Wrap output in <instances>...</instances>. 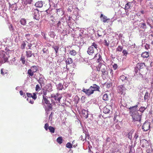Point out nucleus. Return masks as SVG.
I'll return each mask as SVG.
<instances>
[{
  "label": "nucleus",
  "instance_id": "1",
  "mask_svg": "<svg viewBox=\"0 0 153 153\" xmlns=\"http://www.w3.org/2000/svg\"><path fill=\"white\" fill-rule=\"evenodd\" d=\"M137 107L138 105L129 108L130 110V114L132 117L133 121L134 122H140L141 120V115L139 114L137 111Z\"/></svg>",
  "mask_w": 153,
  "mask_h": 153
},
{
  "label": "nucleus",
  "instance_id": "2",
  "mask_svg": "<svg viewBox=\"0 0 153 153\" xmlns=\"http://www.w3.org/2000/svg\"><path fill=\"white\" fill-rule=\"evenodd\" d=\"M97 45L95 42H94L91 46L88 47L87 51L88 53L90 55H92L94 54H95L94 58V59H97L96 57L97 56L99 57V58L100 56V54H98V53H95L97 51ZM99 59V58H98L97 60H98Z\"/></svg>",
  "mask_w": 153,
  "mask_h": 153
},
{
  "label": "nucleus",
  "instance_id": "3",
  "mask_svg": "<svg viewBox=\"0 0 153 153\" xmlns=\"http://www.w3.org/2000/svg\"><path fill=\"white\" fill-rule=\"evenodd\" d=\"M100 87L96 84H93L88 89H83L82 91L87 96H89L93 94L94 91H99Z\"/></svg>",
  "mask_w": 153,
  "mask_h": 153
},
{
  "label": "nucleus",
  "instance_id": "4",
  "mask_svg": "<svg viewBox=\"0 0 153 153\" xmlns=\"http://www.w3.org/2000/svg\"><path fill=\"white\" fill-rule=\"evenodd\" d=\"M48 97L47 96H44L43 95L42 102L45 103L48 105V108L45 109V111L47 114L48 113V112L52 109V105L50 103V101L48 99Z\"/></svg>",
  "mask_w": 153,
  "mask_h": 153
},
{
  "label": "nucleus",
  "instance_id": "5",
  "mask_svg": "<svg viewBox=\"0 0 153 153\" xmlns=\"http://www.w3.org/2000/svg\"><path fill=\"white\" fill-rule=\"evenodd\" d=\"M8 59V58L6 57L4 53L2 52H0V63L1 64L7 62Z\"/></svg>",
  "mask_w": 153,
  "mask_h": 153
},
{
  "label": "nucleus",
  "instance_id": "6",
  "mask_svg": "<svg viewBox=\"0 0 153 153\" xmlns=\"http://www.w3.org/2000/svg\"><path fill=\"white\" fill-rule=\"evenodd\" d=\"M150 127V123L147 121H146L142 126V128L144 131H146L149 129Z\"/></svg>",
  "mask_w": 153,
  "mask_h": 153
},
{
  "label": "nucleus",
  "instance_id": "7",
  "mask_svg": "<svg viewBox=\"0 0 153 153\" xmlns=\"http://www.w3.org/2000/svg\"><path fill=\"white\" fill-rule=\"evenodd\" d=\"M33 18L38 21L40 16L39 10L37 9H35L33 10Z\"/></svg>",
  "mask_w": 153,
  "mask_h": 153
},
{
  "label": "nucleus",
  "instance_id": "8",
  "mask_svg": "<svg viewBox=\"0 0 153 153\" xmlns=\"http://www.w3.org/2000/svg\"><path fill=\"white\" fill-rule=\"evenodd\" d=\"M117 90L118 93L122 94L125 91L126 88L123 85H121L118 86Z\"/></svg>",
  "mask_w": 153,
  "mask_h": 153
},
{
  "label": "nucleus",
  "instance_id": "9",
  "mask_svg": "<svg viewBox=\"0 0 153 153\" xmlns=\"http://www.w3.org/2000/svg\"><path fill=\"white\" fill-rule=\"evenodd\" d=\"M141 144H142V147L143 148H147L149 145V142L144 139H143L141 140Z\"/></svg>",
  "mask_w": 153,
  "mask_h": 153
},
{
  "label": "nucleus",
  "instance_id": "10",
  "mask_svg": "<svg viewBox=\"0 0 153 153\" xmlns=\"http://www.w3.org/2000/svg\"><path fill=\"white\" fill-rule=\"evenodd\" d=\"M100 18L102 19V20L104 23L108 22L110 20V19L107 18V17L102 14H101Z\"/></svg>",
  "mask_w": 153,
  "mask_h": 153
},
{
  "label": "nucleus",
  "instance_id": "11",
  "mask_svg": "<svg viewBox=\"0 0 153 153\" xmlns=\"http://www.w3.org/2000/svg\"><path fill=\"white\" fill-rule=\"evenodd\" d=\"M111 106L110 105H107L105 106L103 109V112L105 114L108 113L110 111Z\"/></svg>",
  "mask_w": 153,
  "mask_h": 153
},
{
  "label": "nucleus",
  "instance_id": "12",
  "mask_svg": "<svg viewBox=\"0 0 153 153\" xmlns=\"http://www.w3.org/2000/svg\"><path fill=\"white\" fill-rule=\"evenodd\" d=\"M43 2L42 1H39L36 3L35 6L37 7H42L43 5Z\"/></svg>",
  "mask_w": 153,
  "mask_h": 153
},
{
  "label": "nucleus",
  "instance_id": "13",
  "mask_svg": "<svg viewBox=\"0 0 153 153\" xmlns=\"http://www.w3.org/2000/svg\"><path fill=\"white\" fill-rule=\"evenodd\" d=\"M42 51L43 52V55L45 57L47 56L48 54L49 51H48V48H45L43 49Z\"/></svg>",
  "mask_w": 153,
  "mask_h": 153
},
{
  "label": "nucleus",
  "instance_id": "14",
  "mask_svg": "<svg viewBox=\"0 0 153 153\" xmlns=\"http://www.w3.org/2000/svg\"><path fill=\"white\" fill-rule=\"evenodd\" d=\"M120 79L123 82H126L128 81L127 77L124 75H122L120 77Z\"/></svg>",
  "mask_w": 153,
  "mask_h": 153
},
{
  "label": "nucleus",
  "instance_id": "15",
  "mask_svg": "<svg viewBox=\"0 0 153 153\" xmlns=\"http://www.w3.org/2000/svg\"><path fill=\"white\" fill-rule=\"evenodd\" d=\"M131 3L129 2H128L126 4L124 9L126 11V10H128L129 9H130L131 7H132L131 5Z\"/></svg>",
  "mask_w": 153,
  "mask_h": 153
},
{
  "label": "nucleus",
  "instance_id": "16",
  "mask_svg": "<svg viewBox=\"0 0 153 153\" xmlns=\"http://www.w3.org/2000/svg\"><path fill=\"white\" fill-rule=\"evenodd\" d=\"M149 56V53L147 52H144L142 53L141 56L143 58H147Z\"/></svg>",
  "mask_w": 153,
  "mask_h": 153
},
{
  "label": "nucleus",
  "instance_id": "17",
  "mask_svg": "<svg viewBox=\"0 0 153 153\" xmlns=\"http://www.w3.org/2000/svg\"><path fill=\"white\" fill-rule=\"evenodd\" d=\"M150 98V94L148 92H146L145 94L144 97V100L146 101V100H148Z\"/></svg>",
  "mask_w": 153,
  "mask_h": 153
},
{
  "label": "nucleus",
  "instance_id": "18",
  "mask_svg": "<svg viewBox=\"0 0 153 153\" xmlns=\"http://www.w3.org/2000/svg\"><path fill=\"white\" fill-rule=\"evenodd\" d=\"M66 63L67 66L68 65L72 64L73 63V60L71 58H68L66 61Z\"/></svg>",
  "mask_w": 153,
  "mask_h": 153
},
{
  "label": "nucleus",
  "instance_id": "19",
  "mask_svg": "<svg viewBox=\"0 0 153 153\" xmlns=\"http://www.w3.org/2000/svg\"><path fill=\"white\" fill-rule=\"evenodd\" d=\"M26 56L27 58L30 57L32 56V52L31 51H26Z\"/></svg>",
  "mask_w": 153,
  "mask_h": 153
},
{
  "label": "nucleus",
  "instance_id": "20",
  "mask_svg": "<svg viewBox=\"0 0 153 153\" xmlns=\"http://www.w3.org/2000/svg\"><path fill=\"white\" fill-rule=\"evenodd\" d=\"M20 61H21L23 64H24L25 63V56L23 54H22L21 57L20 58Z\"/></svg>",
  "mask_w": 153,
  "mask_h": 153
},
{
  "label": "nucleus",
  "instance_id": "21",
  "mask_svg": "<svg viewBox=\"0 0 153 153\" xmlns=\"http://www.w3.org/2000/svg\"><path fill=\"white\" fill-rule=\"evenodd\" d=\"M69 54L71 56H75L76 55V52L74 50H71L69 51Z\"/></svg>",
  "mask_w": 153,
  "mask_h": 153
},
{
  "label": "nucleus",
  "instance_id": "22",
  "mask_svg": "<svg viewBox=\"0 0 153 153\" xmlns=\"http://www.w3.org/2000/svg\"><path fill=\"white\" fill-rule=\"evenodd\" d=\"M82 113L84 114V117L87 118L88 117V113L87 111L85 110H83L82 111Z\"/></svg>",
  "mask_w": 153,
  "mask_h": 153
},
{
  "label": "nucleus",
  "instance_id": "23",
  "mask_svg": "<svg viewBox=\"0 0 153 153\" xmlns=\"http://www.w3.org/2000/svg\"><path fill=\"white\" fill-rule=\"evenodd\" d=\"M21 24L23 25H25L26 24V20L24 18H22L20 20Z\"/></svg>",
  "mask_w": 153,
  "mask_h": 153
},
{
  "label": "nucleus",
  "instance_id": "24",
  "mask_svg": "<svg viewBox=\"0 0 153 153\" xmlns=\"http://www.w3.org/2000/svg\"><path fill=\"white\" fill-rule=\"evenodd\" d=\"M97 35L99 36H102L105 35V33H103V32L102 30H98L97 31Z\"/></svg>",
  "mask_w": 153,
  "mask_h": 153
},
{
  "label": "nucleus",
  "instance_id": "25",
  "mask_svg": "<svg viewBox=\"0 0 153 153\" xmlns=\"http://www.w3.org/2000/svg\"><path fill=\"white\" fill-rule=\"evenodd\" d=\"M53 48L54 49L55 51L56 55H57V53L58 52V51L59 48V47L58 46L56 45H53Z\"/></svg>",
  "mask_w": 153,
  "mask_h": 153
},
{
  "label": "nucleus",
  "instance_id": "26",
  "mask_svg": "<svg viewBox=\"0 0 153 153\" xmlns=\"http://www.w3.org/2000/svg\"><path fill=\"white\" fill-rule=\"evenodd\" d=\"M56 141L59 144L62 143V139L61 137H59L56 139Z\"/></svg>",
  "mask_w": 153,
  "mask_h": 153
},
{
  "label": "nucleus",
  "instance_id": "27",
  "mask_svg": "<svg viewBox=\"0 0 153 153\" xmlns=\"http://www.w3.org/2000/svg\"><path fill=\"white\" fill-rule=\"evenodd\" d=\"M48 129H49L51 133H54L55 132V128L53 127L52 126H49Z\"/></svg>",
  "mask_w": 153,
  "mask_h": 153
},
{
  "label": "nucleus",
  "instance_id": "28",
  "mask_svg": "<svg viewBox=\"0 0 153 153\" xmlns=\"http://www.w3.org/2000/svg\"><path fill=\"white\" fill-rule=\"evenodd\" d=\"M79 139L81 140L84 141L86 139V136L84 134H82V135H81L79 137Z\"/></svg>",
  "mask_w": 153,
  "mask_h": 153
},
{
  "label": "nucleus",
  "instance_id": "29",
  "mask_svg": "<svg viewBox=\"0 0 153 153\" xmlns=\"http://www.w3.org/2000/svg\"><path fill=\"white\" fill-rule=\"evenodd\" d=\"M108 95L107 94H105L103 97V99L105 101L108 100Z\"/></svg>",
  "mask_w": 153,
  "mask_h": 153
},
{
  "label": "nucleus",
  "instance_id": "30",
  "mask_svg": "<svg viewBox=\"0 0 153 153\" xmlns=\"http://www.w3.org/2000/svg\"><path fill=\"white\" fill-rule=\"evenodd\" d=\"M102 75H104L106 74L107 73V69L103 68L102 69Z\"/></svg>",
  "mask_w": 153,
  "mask_h": 153
},
{
  "label": "nucleus",
  "instance_id": "31",
  "mask_svg": "<svg viewBox=\"0 0 153 153\" xmlns=\"http://www.w3.org/2000/svg\"><path fill=\"white\" fill-rule=\"evenodd\" d=\"M99 64L98 65V67H103L105 66V65L104 64V62L101 61V62H98Z\"/></svg>",
  "mask_w": 153,
  "mask_h": 153
},
{
  "label": "nucleus",
  "instance_id": "32",
  "mask_svg": "<svg viewBox=\"0 0 153 153\" xmlns=\"http://www.w3.org/2000/svg\"><path fill=\"white\" fill-rule=\"evenodd\" d=\"M26 45V44L25 42L24 41H23L21 45V49H23L25 48V47Z\"/></svg>",
  "mask_w": 153,
  "mask_h": 153
},
{
  "label": "nucleus",
  "instance_id": "33",
  "mask_svg": "<svg viewBox=\"0 0 153 153\" xmlns=\"http://www.w3.org/2000/svg\"><path fill=\"white\" fill-rule=\"evenodd\" d=\"M146 108V107L145 108L144 107L141 106L140 108L139 111L143 113Z\"/></svg>",
  "mask_w": 153,
  "mask_h": 153
},
{
  "label": "nucleus",
  "instance_id": "34",
  "mask_svg": "<svg viewBox=\"0 0 153 153\" xmlns=\"http://www.w3.org/2000/svg\"><path fill=\"white\" fill-rule=\"evenodd\" d=\"M57 86V88L59 90H62L63 89V86L61 83H59Z\"/></svg>",
  "mask_w": 153,
  "mask_h": 153
},
{
  "label": "nucleus",
  "instance_id": "35",
  "mask_svg": "<svg viewBox=\"0 0 153 153\" xmlns=\"http://www.w3.org/2000/svg\"><path fill=\"white\" fill-rule=\"evenodd\" d=\"M34 72H35L33 71H32L31 69H30L28 70V73L30 76H33V73Z\"/></svg>",
  "mask_w": 153,
  "mask_h": 153
},
{
  "label": "nucleus",
  "instance_id": "36",
  "mask_svg": "<svg viewBox=\"0 0 153 153\" xmlns=\"http://www.w3.org/2000/svg\"><path fill=\"white\" fill-rule=\"evenodd\" d=\"M140 24L141 25V27L142 28L146 29V26L145 23H141Z\"/></svg>",
  "mask_w": 153,
  "mask_h": 153
},
{
  "label": "nucleus",
  "instance_id": "37",
  "mask_svg": "<svg viewBox=\"0 0 153 153\" xmlns=\"http://www.w3.org/2000/svg\"><path fill=\"white\" fill-rule=\"evenodd\" d=\"M123 49V47L119 46L116 49V50L118 51H121Z\"/></svg>",
  "mask_w": 153,
  "mask_h": 153
},
{
  "label": "nucleus",
  "instance_id": "38",
  "mask_svg": "<svg viewBox=\"0 0 153 153\" xmlns=\"http://www.w3.org/2000/svg\"><path fill=\"white\" fill-rule=\"evenodd\" d=\"M137 66L139 67H143L145 66L146 65L144 63H139L137 64Z\"/></svg>",
  "mask_w": 153,
  "mask_h": 153
},
{
  "label": "nucleus",
  "instance_id": "39",
  "mask_svg": "<svg viewBox=\"0 0 153 153\" xmlns=\"http://www.w3.org/2000/svg\"><path fill=\"white\" fill-rule=\"evenodd\" d=\"M41 88L39 85L38 84L36 86L35 90L36 91H39L41 90Z\"/></svg>",
  "mask_w": 153,
  "mask_h": 153
},
{
  "label": "nucleus",
  "instance_id": "40",
  "mask_svg": "<svg viewBox=\"0 0 153 153\" xmlns=\"http://www.w3.org/2000/svg\"><path fill=\"white\" fill-rule=\"evenodd\" d=\"M123 55L126 56L128 53L127 51L126 50H123L122 51Z\"/></svg>",
  "mask_w": 153,
  "mask_h": 153
},
{
  "label": "nucleus",
  "instance_id": "41",
  "mask_svg": "<svg viewBox=\"0 0 153 153\" xmlns=\"http://www.w3.org/2000/svg\"><path fill=\"white\" fill-rule=\"evenodd\" d=\"M66 147L68 148H71L72 147V145L70 143H68L66 145Z\"/></svg>",
  "mask_w": 153,
  "mask_h": 153
},
{
  "label": "nucleus",
  "instance_id": "42",
  "mask_svg": "<svg viewBox=\"0 0 153 153\" xmlns=\"http://www.w3.org/2000/svg\"><path fill=\"white\" fill-rule=\"evenodd\" d=\"M62 98V97H57L56 96V97L54 98V99L55 100H57L60 103V101L61 100V99Z\"/></svg>",
  "mask_w": 153,
  "mask_h": 153
},
{
  "label": "nucleus",
  "instance_id": "43",
  "mask_svg": "<svg viewBox=\"0 0 153 153\" xmlns=\"http://www.w3.org/2000/svg\"><path fill=\"white\" fill-rule=\"evenodd\" d=\"M49 127V126L48 123L45 124L44 126V128L46 131H47L48 130Z\"/></svg>",
  "mask_w": 153,
  "mask_h": 153
},
{
  "label": "nucleus",
  "instance_id": "44",
  "mask_svg": "<svg viewBox=\"0 0 153 153\" xmlns=\"http://www.w3.org/2000/svg\"><path fill=\"white\" fill-rule=\"evenodd\" d=\"M32 97L34 100H35L37 98V96L35 93H33Z\"/></svg>",
  "mask_w": 153,
  "mask_h": 153
},
{
  "label": "nucleus",
  "instance_id": "45",
  "mask_svg": "<svg viewBox=\"0 0 153 153\" xmlns=\"http://www.w3.org/2000/svg\"><path fill=\"white\" fill-rule=\"evenodd\" d=\"M146 152L147 153H153V150L149 149L146 150Z\"/></svg>",
  "mask_w": 153,
  "mask_h": 153
},
{
  "label": "nucleus",
  "instance_id": "46",
  "mask_svg": "<svg viewBox=\"0 0 153 153\" xmlns=\"http://www.w3.org/2000/svg\"><path fill=\"white\" fill-rule=\"evenodd\" d=\"M26 1V4H30L32 2L33 0H25Z\"/></svg>",
  "mask_w": 153,
  "mask_h": 153
},
{
  "label": "nucleus",
  "instance_id": "47",
  "mask_svg": "<svg viewBox=\"0 0 153 153\" xmlns=\"http://www.w3.org/2000/svg\"><path fill=\"white\" fill-rule=\"evenodd\" d=\"M19 93L21 96H23V97L25 95V93H24L23 92L22 90L20 91Z\"/></svg>",
  "mask_w": 153,
  "mask_h": 153
},
{
  "label": "nucleus",
  "instance_id": "48",
  "mask_svg": "<svg viewBox=\"0 0 153 153\" xmlns=\"http://www.w3.org/2000/svg\"><path fill=\"white\" fill-rule=\"evenodd\" d=\"M27 96L28 97H32V94L30 93H26Z\"/></svg>",
  "mask_w": 153,
  "mask_h": 153
},
{
  "label": "nucleus",
  "instance_id": "49",
  "mask_svg": "<svg viewBox=\"0 0 153 153\" xmlns=\"http://www.w3.org/2000/svg\"><path fill=\"white\" fill-rule=\"evenodd\" d=\"M10 30L12 31L13 32L15 30L13 28V26L12 25H10Z\"/></svg>",
  "mask_w": 153,
  "mask_h": 153
},
{
  "label": "nucleus",
  "instance_id": "50",
  "mask_svg": "<svg viewBox=\"0 0 153 153\" xmlns=\"http://www.w3.org/2000/svg\"><path fill=\"white\" fill-rule=\"evenodd\" d=\"M32 46V44L31 43H29L27 45V46L28 47V49H31V46Z\"/></svg>",
  "mask_w": 153,
  "mask_h": 153
},
{
  "label": "nucleus",
  "instance_id": "51",
  "mask_svg": "<svg viewBox=\"0 0 153 153\" xmlns=\"http://www.w3.org/2000/svg\"><path fill=\"white\" fill-rule=\"evenodd\" d=\"M105 45L107 46H108L109 43L107 42V41L106 40H104Z\"/></svg>",
  "mask_w": 153,
  "mask_h": 153
},
{
  "label": "nucleus",
  "instance_id": "52",
  "mask_svg": "<svg viewBox=\"0 0 153 153\" xmlns=\"http://www.w3.org/2000/svg\"><path fill=\"white\" fill-rule=\"evenodd\" d=\"M52 116H53V112H51V113L50 114V115L49 116V120H50L51 118V120Z\"/></svg>",
  "mask_w": 153,
  "mask_h": 153
},
{
  "label": "nucleus",
  "instance_id": "53",
  "mask_svg": "<svg viewBox=\"0 0 153 153\" xmlns=\"http://www.w3.org/2000/svg\"><path fill=\"white\" fill-rule=\"evenodd\" d=\"M33 23H34L33 22H30L29 23V24L30 25L33 26L34 25Z\"/></svg>",
  "mask_w": 153,
  "mask_h": 153
},
{
  "label": "nucleus",
  "instance_id": "54",
  "mask_svg": "<svg viewBox=\"0 0 153 153\" xmlns=\"http://www.w3.org/2000/svg\"><path fill=\"white\" fill-rule=\"evenodd\" d=\"M47 94V92L46 91H44L43 92V95L44 96H45Z\"/></svg>",
  "mask_w": 153,
  "mask_h": 153
},
{
  "label": "nucleus",
  "instance_id": "55",
  "mask_svg": "<svg viewBox=\"0 0 153 153\" xmlns=\"http://www.w3.org/2000/svg\"><path fill=\"white\" fill-rule=\"evenodd\" d=\"M30 34H27L25 35V36L26 37H27L28 36H30Z\"/></svg>",
  "mask_w": 153,
  "mask_h": 153
},
{
  "label": "nucleus",
  "instance_id": "56",
  "mask_svg": "<svg viewBox=\"0 0 153 153\" xmlns=\"http://www.w3.org/2000/svg\"><path fill=\"white\" fill-rule=\"evenodd\" d=\"M56 97V96L55 95H51V97L54 98H55Z\"/></svg>",
  "mask_w": 153,
  "mask_h": 153
},
{
  "label": "nucleus",
  "instance_id": "57",
  "mask_svg": "<svg viewBox=\"0 0 153 153\" xmlns=\"http://www.w3.org/2000/svg\"><path fill=\"white\" fill-rule=\"evenodd\" d=\"M31 104H33L34 103V101L32 100H30L29 102Z\"/></svg>",
  "mask_w": 153,
  "mask_h": 153
},
{
  "label": "nucleus",
  "instance_id": "58",
  "mask_svg": "<svg viewBox=\"0 0 153 153\" xmlns=\"http://www.w3.org/2000/svg\"><path fill=\"white\" fill-rule=\"evenodd\" d=\"M56 10H57V14H58V12H59L60 11V9H56Z\"/></svg>",
  "mask_w": 153,
  "mask_h": 153
},
{
  "label": "nucleus",
  "instance_id": "59",
  "mask_svg": "<svg viewBox=\"0 0 153 153\" xmlns=\"http://www.w3.org/2000/svg\"><path fill=\"white\" fill-rule=\"evenodd\" d=\"M111 84H108V85H107V87H110L111 86Z\"/></svg>",
  "mask_w": 153,
  "mask_h": 153
},
{
  "label": "nucleus",
  "instance_id": "60",
  "mask_svg": "<svg viewBox=\"0 0 153 153\" xmlns=\"http://www.w3.org/2000/svg\"><path fill=\"white\" fill-rule=\"evenodd\" d=\"M140 12L142 14H143L144 13V11L143 10H141Z\"/></svg>",
  "mask_w": 153,
  "mask_h": 153
},
{
  "label": "nucleus",
  "instance_id": "61",
  "mask_svg": "<svg viewBox=\"0 0 153 153\" xmlns=\"http://www.w3.org/2000/svg\"><path fill=\"white\" fill-rule=\"evenodd\" d=\"M3 69H2L1 70V73L3 74H4V72H3Z\"/></svg>",
  "mask_w": 153,
  "mask_h": 153
},
{
  "label": "nucleus",
  "instance_id": "62",
  "mask_svg": "<svg viewBox=\"0 0 153 153\" xmlns=\"http://www.w3.org/2000/svg\"><path fill=\"white\" fill-rule=\"evenodd\" d=\"M100 68H97V70L98 71H100Z\"/></svg>",
  "mask_w": 153,
  "mask_h": 153
},
{
  "label": "nucleus",
  "instance_id": "63",
  "mask_svg": "<svg viewBox=\"0 0 153 153\" xmlns=\"http://www.w3.org/2000/svg\"><path fill=\"white\" fill-rule=\"evenodd\" d=\"M117 65L116 64H114V66H113V67H117Z\"/></svg>",
  "mask_w": 153,
  "mask_h": 153
},
{
  "label": "nucleus",
  "instance_id": "64",
  "mask_svg": "<svg viewBox=\"0 0 153 153\" xmlns=\"http://www.w3.org/2000/svg\"><path fill=\"white\" fill-rule=\"evenodd\" d=\"M151 44L152 45H153V40L152 41L151 43Z\"/></svg>",
  "mask_w": 153,
  "mask_h": 153
}]
</instances>
